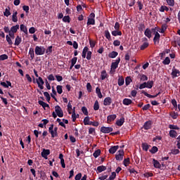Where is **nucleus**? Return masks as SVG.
<instances>
[{
    "label": "nucleus",
    "instance_id": "1",
    "mask_svg": "<svg viewBox=\"0 0 180 180\" xmlns=\"http://www.w3.org/2000/svg\"><path fill=\"white\" fill-rule=\"evenodd\" d=\"M34 51L36 56H43L44 53H46V48H44L43 46H37Z\"/></svg>",
    "mask_w": 180,
    "mask_h": 180
},
{
    "label": "nucleus",
    "instance_id": "2",
    "mask_svg": "<svg viewBox=\"0 0 180 180\" xmlns=\"http://www.w3.org/2000/svg\"><path fill=\"white\" fill-rule=\"evenodd\" d=\"M120 63V57L117 58L115 62H112L111 63L110 66V70L111 71H115L117 67H119V63Z\"/></svg>",
    "mask_w": 180,
    "mask_h": 180
},
{
    "label": "nucleus",
    "instance_id": "3",
    "mask_svg": "<svg viewBox=\"0 0 180 180\" xmlns=\"http://www.w3.org/2000/svg\"><path fill=\"white\" fill-rule=\"evenodd\" d=\"M124 155V150H120L115 155V160H117V161H122Z\"/></svg>",
    "mask_w": 180,
    "mask_h": 180
},
{
    "label": "nucleus",
    "instance_id": "4",
    "mask_svg": "<svg viewBox=\"0 0 180 180\" xmlns=\"http://www.w3.org/2000/svg\"><path fill=\"white\" fill-rule=\"evenodd\" d=\"M100 131H101V133H104V134H108L109 133H112V131H113V129L110 127H101Z\"/></svg>",
    "mask_w": 180,
    "mask_h": 180
},
{
    "label": "nucleus",
    "instance_id": "5",
    "mask_svg": "<svg viewBox=\"0 0 180 180\" xmlns=\"http://www.w3.org/2000/svg\"><path fill=\"white\" fill-rule=\"evenodd\" d=\"M172 78L174 79V78H177V77L180 76V71L178 69L175 68V66H174L172 69Z\"/></svg>",
    "mask_w": 180,
    "mask_h": 180
},
{
    "label": "nucleus",
    "instance_id": "6",
    "mask_svg": "<svg viewBox=\"0 0 180 180\" xmlns=\"http://www.w3.org/2000/svg\"><path fill=\"white\" fill-rule=\"evenodd\" d=\"M36 82L39 89H44V80H43V78H41V77H39L37 79H36Z\"/></svg>",
    "mask_w": 180,
    "mask_h": 180
},
{
    "label": "nucleus",
    "instance_id": "7",
    "mask_svg": "<svg viewBox=\"0 0 180 180\" xmlns=\"http://www.w3.org/2000/svg\"><path fill=\"white\" fill-rule=\"evenodd\" d=\"M55 112L58 117H63L64 112H63V110L61 109V107H60V105L55 106Z\"/></svg>",
    "mask_w": 180,
    "mask_h": 180
},
{
    "label": "nucleus",
    "instance_id": "8",
    "mask_svg": "<svg viewBox=\"0 0 180 180\" xmlns=\"http://www.w3.org/2000/svg\"><path fill=\"white\" fill-rule=\"evenodd\" d=\"M152 127L153 121L151 120L146 121L143 126V129H144V130H150V129H152Z\"/></svg>",
    "mask_w": 180,
    "mask_h": 180
},
{
    "label": "nucleus",
    "instance_id": "9",
    "mask_svg": "<svg viewBox=\"0 0 180 180\" xmlns=\"http://www.w3.org/2000/svg\"><path fill=\"white\" fill-rule=\"evenodd\" d=\"M41 157L45 160H47V156L50 155V150L49 149H43L42 152L41 153Z\"/></svg>",
    "mask_w": 180,
    "mask_h": 180
},
{
    "label": "nucleus",
    "instance_id": "10",
    "mask_svg": "<svg viewBox=\"0 0 180 180\" xmlns=\"http://www.w3.org/2000/svg\"><path fill=\"white\" fill-rule=\"evenodd\" d=\"M117 117V115H116V114L108 115L107 117L108 123H111V122H113L114 120H115Z\"/></svg>",
    "mask_w": 180,
    "mask_h": 180
},
{
    "label": "nucleus",
    "instance_id": "11",
    "mask_svg": "<svg viewBox=\"0 0 180 180\" xmlns=\"http://www.w3.org/2000/svg\"><path fill=\"white\" fill-rule=\"evenodd\" d=\"M160 37H161V35H160V33L155 32V37L153 38L154 44H158V43H160Z\"/></svg>",
    "mask_w": 180,
    "mask_h": 180
},
{
    "label": "nucleus",
    "instance_id": "12",
    "mask_svg": "<svg viewBox=\"0 0 180 180\" xmlns=\"http://www.w3.org/2000/svg\"><path fill=\"white\" fill-rule=\"evenodd\" d=\"M112 104V98L107 97L103 101V105L104 106H110V105Z\"/></svg>",
    "mask_w": 180,
    "mask_h": 180
},
{
    "label": "nucleus",
    "instance_id": "13",
    "mask_svg": "<svg viewBox=\"0 0 180 180\" xmlns=\"http://www.w3.org/2000/svg\"><path fill=\"white\" fill-rule=\"evenodd\" d=\"M143 40H145L146 42H144L141 46L140 50H146L148 46H150V44H148L147 38H144Z\"/></svg>",
    "mask_w": 180,
    "mask_h": 180
},
{
    "label": "nucleus",
    "instance_id": "14",
    "mask_svg": "<svg viewBox=\"0 0 180 180\" xmlns=\"http://www.w3.org/2000/svg\"><path fill=\"white\" fill-rule=\"evenodd\" d=\"M0 85L4 88H9V86L12 88V83L9 81H6V83L5 82H1Z\"/></svg>",
    "mask_w": 180,
    "mask_h": 180
},
{
    "label": "nucleus",
    "instance_id": "15",
    "mask_svg": "<svg viewBox=\"0 0 180 180\" xmlns=\"http://www.w3.org/2000/svg\"><path fill=\"white\" fill-rule=\"evenodd\" d=\"M117 150H119V146H111L108 151L110 154H115Z\"/></svg>",
    "mask_w": 180,
    "mask_h": 180
},
{
    "label": "nucleus",
    "instance_id": "16",
    "mask_svg": "<svg viewBox=\"0 0 180 180\" xmlns=\"http://www.w3.org/2000/svg\"><path fill=\"white\" fill-rule=\"evenodd\" d=\"M122 103L125 106H129V105H131V103H133V101L130 98H124L122 101Z\"/></svg>",
    "mask_w": 180,
    "mask_h": 180
},
{
    "label": "nucleus",
    "instance_id": "17",
    "mask_svg": "<svg viewBox=\"0 0 180 180\" xmlns=\"http://www.w3.org/2000/svg\"><path fill=\"white\" fill-rule=\"evenodd\" d=\"M108 73L106 72V70H103L101 72V79L102 81L106 79V78H108Z\"/></svg>",
    "mask_w": 180,
    "mask_h": 180
},
{
    "label": "nucleus",
    "instance_id": "18",
    "mask_svg": "<svg viewBox=\"0 0 180 180\" xmlns=\"http://www.w3.org/2000/svg\"><path fill=\"white\" fill-rule=\"evenodd\" d=\"M144 34L146 37H148V39H151V30H150V28H146L144 32Z\"/></svg>",
    "mask_w": 180,
    "mask_h": 180
},
{
    "label": "nucleus",
    "instance_id": "19",
    "mask_svg": "<svg viewBox=\"0 0 180 180\" xmlns=\"http://www.w3.org/2000/svg\"><path fill=\"white\" fill-rule=\"evenodd\" d=\"M153 164L155 168H158L159 169L161 168V164L160 163V162H158V160L153 159Z\"/></svg>",
    "mask_w": 180,
    "mask_h": 180
},
{
    "label": "nucleus",
    "instance_id": "20",
    "mask_svg": "<svg viewBox=\"0 0 180 180\" xmlns=\"http://www.w3.org/2000/svg\"><path fill=\"white\" fill-rule=\"evenodd\" d=\"M124 123V118L123 117H122L120 120H117L115 124H117V126H119L120 127L123 126Z\"/></svg>",
    "mask_w": 180,
    "mask_h": 180
},
{
    "label": "nucleus",
    "instance_id": "21",
    "mask_svg": "<svg viewBox=\"0 0 180 180\" xmlns=\"http://www.w3.org/2000/svg\"><path fill=\"white\" fill-rule=\"evenodd\" d=\"M107 168L104 165L98 166L97 167V174H101V172H103V171H106Z\"/></svg>",
    "mask_w": 180,
    "mask_h": 180
},
{
    "label": "nucleus",
    "instance_id": "22",
    "mask_svg": "<svg viewBox=\"0 0 180 180\" xmlns=\"http://www.w3.org/2000/svg\"><path fill=\"white\" fill-rule=\"evenodd\" d=\"M18 30H19V25H14L11 27L10 33H16Z\"/></svg>",
    "mask_w": 180,
    "mask_h": 180
},
{
    "label": "nucleus",
    "instance_id": "23",
    "mask_svg": "<svg viewBox=\"0 0 180 180\" xmlns=\"http://www.w3.org/2000/svg\"><path fill=\"white\" fill-rule=\"evenodd\" d=\"M117 56H119V53L112 51L108 54L109 58H116Z\"/></svg>",
    "mask_w": 180,
    "mask_h": 180
},
{
    "label": "nucleus",
    "instance_id": "24",
    "mask_svg": "<svg viewBox=\"0 0 180 180\" xmlns=\"http://www.w3.org/2000/svg\"><path fill=\"white\" fill-rule=\"evenodd\" d=\"M96 94H97L98 98L102 99L103 96L102 95V92H101V89L99 87L96 88Z\"/></svg>",
    "mask_w": 180,
    "mask_h": 180
},
{
    "label": "nucleus",
    "instance_id": "25",
    "mask_svg": "<svg viewBox=\"0 0 180 180\" xmlns=\"http://www.w3.org/2000/svg\"><path fill=\"white\" fill-rule=\"evenodd\" d=\"M111 34H112L115 37H116V36H122V31L120 30H115L112 31Z\"/></svg>",
    "mask_w": 180,
    "mask_h": 180
},
{
    "label": "nucleus",
    "instance_id": "26",
    "mask_svg": "<svg viewBox=\"0 0 180 180\" xmlns=\"http://www.w3.org/2000/svg\"><path fill=\"white\" fill-rule=\"evenodd\" d=\"M118 85L119 86L124 85V78H123L122 76L118 77Z\"/></svg>",
    "mask_w": 180,
    "mask_h": 180
},
{
    "label": "nucleus",
    "instance_id": "27",
    "mask_svg": "<svg viewBox=\"0 0 180 180\" xmlns=\"http://www.w3.org/2000/svg\"><path fill=\"white\" fill-rule=\"evenodd\" d=\"M88 50H89L88 46H85L84 48V49L82 51V58H86V53H88Z\"/></svg>",
    "mask_w": 180,
    "mask_h": 180
},
{
    "label": "nucleus",
    "instance_id": "28",
    "mask_svg": "<svg viewBox=\"0 0 180 180\" xmlns=\"http://www.w3.org/2000/svg\"><path fill=\"white\" fill-rule=\"evenodd\" d=\"M39 105H40L41 106H42V108H44V109H46V108H50V105L47 103H46L45 102H44L41 100H39L38 101Z\"/></svg>",
    "mask_w": 180,
    "mask_h": 180
},
{
    "label": "nucleus",
    "instance_id": "29",
    "mask_svg": "<svg viewBox=\"0 0 180 180\" xmlns=\"http://www.w3.org/2000/svg\"><path fill=\"white\" fill-rule=\"evenodd\" d=\"M153 86H154V82L153 80L148 81L146 82V88H148V89H151V88H153Z\"/></svg>",
    "mask_w": 180,
    "mask_h": 180
},
{
    "label": "nucleus",
    "instance_id": "30",
    "mask_svg": "<svg viewBox=\"0 0 180 180\" xmlns=\"http://www.w3.org/2000/svg\"><path fill=\"white\" fill-rule=\"evenodd\" d=\"M22 43V38L19 36H17L15 40V46H19Z\"/></svg>",
    "mask_w": 180,
    "mask_h": 180
},
{
    "label": "nucleus",
    "instance_id": "31",
    "mask_svg": "<svg viewBox=\"0 0 180 180\" xmlns=\"http://www.w3.org/2000/svg\"><path fill=\"white\" fill-rule=\"evenodd\" d=\"M83 122H84V126H89V123H91L89 117V116L85 117Z\"/></svg>",
    "mask_w": 180,
    "mask_h": 180
},
{
    "label": "nucleus",
    "instance_id": "32",
    "mask_svg": "<svg viewBox=\"0 0 180 180\" xmlns=\"http://www.w3.org/2000/svg\"><path fill=\"white\" fill-rule=\"evenodd\" d=\"M20 29L21 32H23L25 34H27V27L25 25L22 24L20 25Z\"/></svg>",
    "mask_w": 180,
    "mask_h": 180
},
{
    "label": "nucleus",
    "instance_id": "33",
    "mask_svg": "<svg viewBox=\"0 0 180 180\" xmlns=\"http://www.w3.org/2000/svg\"><path fill=\"white\" fill-rule=\"evenodd\" d=\"M104 34H105V37H106L108 40H112V37L110 36V32H109V30H106L104 32Z\"/></svg>",
    "mask_w": 180,
    "mask_h": 180
},
{
    "label": "nucleus",
    "instance_id": "34",
    "mask_svg": "<svg viewBox=\"0 0 180 180\" xmlns=\"http://www.w3.org/2000/svg\"><path fill=\"white\" fill-rule=\"evenodd\" d=\"M4 16L8 18V16H11V8H8L5 9V11L4 12Z\"/></svg>",
    "mask_w": 180,
    "mask_h": 180
},
{
    "label": "nucleus",
    "instance_id": "35",
    "mask_svg": "<svg viewBox=\"0 0 180 180\" xmlns=\"http://www.w3.org/2000/svg\"><path fill=\"white\" fill-rule=\"evenodd\" d=\"M46 51V54H47V56H50V54H51L53 53V46H50L47 48L46 50H45Z\"/></svg>",
    "mask_w": 180,
    "mask_h": 180
},
{
    "label": "nucleus",
    "instance_id": "36",
    "mask_svg": "<svg viewBox=\"0 0 180 180\" xmlns=\"http://www.w3.org/2000/svg\"><path fill=\"white\" fill-rule=\"evenodd\" d=\"M71 21V18H70V15H65L63 18V22L65 23H70Z\"/></svg>",
    "mask_w": 180,
    "mask_h": 180
},
{
    "label": "nucleus",
    "instance_id": "37",
    "mask_svg": "<svg viewBox=\"0 0 180 180\" xmlns=\"http://www.w3.org/2000/svg\"><path fill=\"white\" fill-rule=\"evenodd\" d=\"M143 95H145V96H147V98H155V96L154 95H151L149 94L148 93H147L146 91L143 90L141 92Z\"/></svg>",
    "mask_w": 180,
    "mask_h": 180
},
{
    "label": "nucleus",
    "instance_id": "38",
    "mask_svg": "<svg viewBox=\"0 0 180 180\" xmlns=\"http://www.w3.org/2000/svg\"><path fill=\"white\" fill-rule=\"evenodd\" d=\"M29 54L32 60L34 58V49L33 48H30L29 51Z\"/></svg>",
    "mask_w": 180,
    "mask_h": 180
},
{
    "label": "nucleus",
    "instance_id": "39",
    "mask_svg": "<svg viewBox=\"0 0 180 180\" xmlns=\"http://www.w3.org/2000/svg\"><path fill=\"white\" fill-rule=\"evenodd\" d=\"M170 63L171 60L169 59V57H166L165 59L162 61V64L165 65H169Z\"/></svg>",
    "mask_w": 180,
    "mask_h": 180
},
{
    "label": "nucleus",
    "instance_id": "40",
    "mask_svg": "<svg viewBox=\"0 0 180 180\" xmlns=\"http://www.w3.org/2000/svg\"><path fill=\"white\" fill-rule=\"evenodd\" d=\"M49 132L51 134L52 139L58 136V133H56L53 129H49Z\"/></svg>",
    "mask_w": 180,
    "mask_h": 180
},
{
    "label": "nucleus",
    "instance_id": "41",
    "mask_svg": "<svg viewBox=\"0 0 180 180\" xmlns=\"http://www.w3.org/2000/svg\"><path fill=\"white\" fill-rule=\"evenodd\" d=\"M6 39L9 46H12V44H13V42L12 41V38L8 34L6 36Z\"/></svg>",
    "mask_w": 180,
    "mask_h": 180
},
{
    "label": "nucleus",
    "instance_id": "42",
    "mask_svg": "<svg viewBox=\"0 0 180 180\" xmlns=\"http://www.w3.org/2000/svg\"><path fill=\"white\" fill-rule=\"evenodd\" d=\"M151 146L147 144V143H142V148L144 151H148V148H150Z\"/></svg>",
    "mask_w": 180,
    "mask_h": 180
},
{
    "label": "nucleus",
    "instance_id": "43",
    "mask_svg": "<svg viewBox=\"0 0 180 180\" xmlns=\"http://www.w3.org/2000/svg\"><path fill=\"white\" fill-rule=\"evenodd\" d=\"M93 155L94 158H98V157L101 155V149L95 150L94 153H93Z\"/></svg>",
    "mask_w": 180,
    "mask_h": 180
},
{
    "label": "nucleus",
    "instance_id": "44",
    "mask_svg": "<svg viewBox=\"0 0 180 180\" xmlns=\"http://www.w3.org/2000/svg\"><path fill=\"white\" fill-rule=\"evenodd\" d=\"M91 25H95V19L88 18V20H87V26H89Z\"/></svg>",
    "mask_w": 180,
    "mask_h": 180
},
{
    "label": "nucleus",
    "instance_id": "45",
    "mask_svg": "<svg viewBox=\"0 0 180 180\" xmlns=\"http://www.w3.org/2000/svg\"><path fill=\"white\" fill-rule=\"evenodd\" d=\"M167 27H168L167 24L162 25L161 29H160V33H165V31L167 30Z\"/></svg>",
    "mask_w": 180,
    "mask_h": 180
},
{
    "label": "nucleus",
    "instance_id": "46",
    "mask_svg": "<svg viewBox=\"0 0 180 180\" xmlns=\"http://www.w3.org/2000/svg\"><path fill=\"white\" fill-rule=\"evenodd\" d=\"M123 164L124 167H128L129 164H130V158L124 159Z\"/></svg>",
    "mask_w": 180,
    "mask_h": 180
},
{
    "label": "nucleus",
    "instance_id": "47",
    "mask_svg": "<svg viewBox=\"0 0 180 180\" xmlns=\"http://www.w3.org/2000/svg\"><path fill=\"white\" fill-rule=\"evenodd\" d=\"M144 29H146V25H144V23H141L139 25L138 30L139 32H143V30H144Z\"/></svg>",
    "mask_w": 180,
    "mask_h": 180
},
{
    "label": "nucleus",
    "instance_id": "48",
    "mask_svg": "<svg viewBox=\"0 0 180 180\" xmlns=\"http://www.w3.org/2000/svg\"><path fill=\"white\" fill-rule=\"evenodd\" d=\"M132 80H131V78L130 77H127L125 78V85L127 86H129V85H130V82H131Z\"/></svg>",
    "mask_w": 180,
    "mask_h": 180
},
{
    "label": "nucleus",
    "instance_id": "49",
    "mask_svg": "<svg viewBox=\"0 0 180 180\" xmlns=\"http://www.w3.org/2000/svg\"><path fill=\"white\" fill-rule=\"evenodd\" d=\"M176 131L175 130H170L169 131V136L170 137H172L173 139H174L175 137H176Z\"/></svg>",
    "mask_w": 180,
    "mask_h": 180
},
{
    "label": "nucleus",
    "instance_id": "50",
    "mask_svg": "<svg viewBox=\"0 0 180 180\" xmlns=\"http://www.w3.org/2000/svg\"><path fill=\"white\" fill-rule=\"evenodd\" d=\"M56 90H57L58 94H59V95H61V94H63V86L58 85L56 86Z\"/></svg>",
    "mask_w": 180,
    "mask_h": 180
},
{
    "label": "nucleus",
    "instance_id": "51",
    "mask_svg": "<svg viewBox=\"0 0 180 180\" xmlns=\"http://www.w3.org/2000/svg\"><path fill=\"white\" fill-rule=\"evenodd\" d=\"M44 96L46 98L47 102L50 103L51 97H50V94H49V92L47 91L44 92Z\"/></svg>",
    "mask_w": 180,
    "mask_h": 180
},
{
    "label": "nucleus",
    "instance_id": "52",
    "mask_svg": "<svg viewBox=\"0 0 180 180\" xmlns=\"http://www.w3.org/2000/svg\"><path fill=\"white\" fill-rule=\"evenodd\" d=\"M160 12H164L166 11V12H168L169 11V8L166 6H162L160 8Z\"/></svg>",
    "mask_w": 180,
    "mask_h": 180
},
{
    "label": "nucleus",
    "instance_id": "53",
    "mask_svg": "<svg viewBox=\"0 0 180 180\" xmlns=\"http://www.w3.org/2000/svg\"><path fill=\"white\" fill-rule=\"evenodd\" d=\"M149 151L151 154H155V153L158 151V148L157 146H153Z\"/></svg>",
    "mask_w": 180,
    "mask_h": 180
},
{
    "label": "nucleus",
    "instance_id": "54",
    "mask_svg": "<svg viewBox=\"0 0 180 180\" xmlns=\"http://www.w3.org/2000/svg\"><path fill=\"white\" fill-rule=\"evenodd\" d=\"M72 122H75V120H77V115H75V107H74L73 108V111L72 113Z\"/></svg>",
    "mask_w": 180,
    "mask_h": 180
},
{
    "label": "nucleus",
    "instance_id": "55",
    "mask_svg": "<svg viewBox=\"0 0 180 180\" xmlns=\"http://www.w3.org/2000/svg\"><path fill=\"white\" fill-rule=\"evenodd\" d=\"M141 81H148V77L146 75H139Z\"/></svg>",
    "mask_w": 180,
    "mask_h": 180
},
{
    "label": "nucleus",
    "instance_id": "56",
    "mask_svg": "<svg viewBox=\"0 0 180 180\" xmlns=\"http://www.w3.org/2000/svg\"><path fill=\"white\" fill-rule=\"evenodd\" d=\"M166 2L169 5V6H174L175 5L174 0H166Z\"/></svg>",
    "mask_w": 180,
    "mask_h": 180
},
{
    "label": "nucleus",
    "instance_id": "57",
    "mask_svg": "<svg viewBox=\"0 0 180 180\" xmlns=\"http://www.w3.org/2000/svg\"><path fill=\"white\" fill-rule=\"evenodd\" d=\"M94 110H99V102L96 101L94 105Z\"/></svg>",
    "mask_w": 180,
    "mask_h": 180
},
{
    "label": "nucleus",
    "instance_id": "58",
    "mask_svg": "<svg viewBox=\"0 0 180 180\" xmlns=\"http://www.w3.org/2000/svg\"><path fill=\"white\" fill-rule=\"evenodd\" d=\"M137 5H138V8H139V11H141L143 9V8H144V5L143 4V3H141V1H137Z\"/></svg>",
    "mask_w": 180,
    "mask_h": 180
},
{
    "label": "nucleus",
    "instance_id": "59",
    "mask_svg": "<svg viewBox=\"0 0 180 180\" xmlns=\"http://www.w3.org/2000/svg\"><path fill=\"white\" fill-rule=\"evenodd\" d=\"M115 178H116V172H112V175H110L106 180H113Z\"/></svg>",
    "mask_w": 180,
    "mask_h": 180
},
{
    "label": "nucleus",
    "instance_id": "60",
    "mask_svg": "<svg viewBox=\"0 0 180 180\" xmlns=\"http://www.w3.org/2000/svg\"><path fill=\"white\" fill-rule=\"evenodd\" d=\"M4 60H8V55L3 54L0 56V61H4Z\"/></svg>",
    "mask_w": 180,
    "mask_h": 180
},
{
    "label": "nucleus",
    "instance_id": "61",
    "mask_svg": "<svg viewBox=\"0 0 180 180\" xmlns=\"http://www.w3.org/2000/svg\"><path fill=\"white\" fill-rule=\"evenodd\" d=\"M82 111L85 116H88V109L86 108V107H82Z\"/></svg>",
    "mask_w": 180,
    "mask_h": 180
},
{
    "label": "nucleus",
    "instance_id": "62",
    "mask_svg": "<svg viewBox=\"0 0 180 180\" xmlns=\"http://www.w3.org/2000/svg\"><path fill=\"white\" fill-rule=\"evenodd\" d=\"M180 151L179 149H172L171 150V154H173V155H176L177 154H179Z\"/></svg>",
    "mask_w": 180,
    "mask_h": 180
},
{
    "label": "nucleus",
    "instance_id": "63",
    "mask_svg": "<svg viewBox=\"0 0 180 180\" xmlns=\"http://www.w3.org/2000/svg\"><path fill=\"white\" fill-rule=\"evenodd\" d=\"M170 116L171 117H172V119L175 120L178 117V112H171Z\"/></svg>",
    "mask_w": 180,
    "mask_h": 180
},
{
    "label": "nucleus",
    "instance_id": "64",
    "mask_svg": "<svg viewBox=\"0 0 180 180\" xmlns=\"http://www.w3.org/2000/svg\"><path fill=\"white\" fill-rule=\"evenodd\" d=\"M86 89L88 92H92V85H91V83H87Z\"/></svg>",
    "mask_w": 180,
    "mask_h": 180
}]
</instances>
